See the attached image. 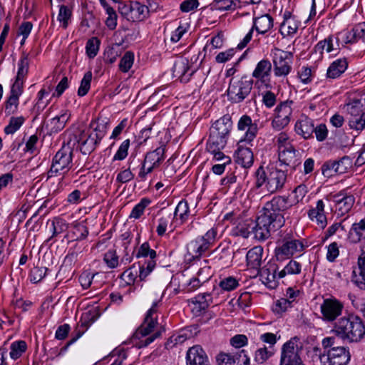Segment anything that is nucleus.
<instances>
[{
	"instance_id": "1",
	"label": "nucleus",
	"mask_w": 365,
	"mask_h": 365,
	"mask_svg": "<svg viewBox=\"0 0 365 365\" xmlns=\"http://www.w3.org/2000/svg\"><path fill=\"white\" fill-rule=\"evenodd\" d=\"M290 206L288 198L282 196L274 197L267 202L254 222V238L264 241L269 237L271 232L281 228L285 222V211Z\"/></svg>"
},
{
	"instance_id": "2",
	"label": "nucleus",
	"mask_w": 365,
	"mask_h": 365,
	"mask_svg": "<svg viewBox=\"0 0 365 365\" xmlns=\"http://www.w3.org/2000/svg\"><path fill=\"white\" fill-rule=\"evenodd\" d=\"M331 331L344 341L358 342L365 335V325L359 317L349 314L339 318L334 323Z\"/></svg>"
},
{
	"instance_id": "3",
	"label": "nucleus",
	"mask_w": 365,
	"mask_h": 365,
	"mask_svg": "<svg viewBox=\"0 0 365 365\" xmlns=\"http://www.w3.org/2000/svg\"><path fill=\"white\" fill-rule=\"evenodd\" d=\"M160 301L154 302L150 309L148 311L144 323L135 331L130 339V343L139 349L145 347L151 344L155 339L161 335V331H157L153 334L146 337L154 331L158 324L157 317H153L157 312V307Z\"/></svg>"
},
{
	"instance_id": "4",
	"label": "nucleus",
	"mask_w": 365,
	"mask_h": 365,
	"mask_svg": "<svg viewBox=\"0 0 365 365\" xmlns=\"http://www.w3.org/2000/svg\"><path fill=\"white\" fill-rule=\"evenodd\" d=\"M324 352L319 355L321 365H347L350 360L349 350L342 346H337L334 336H328L322 341Z\"/></svg>"
},
{
	"instance_id": "5",
	"label": "nucleus",
	"mask_w": 365,
	"mask_h": 365,
	"mask_svg": "<svg viewBox=\"0 0 365 365\" xmlns=\"http://www.w3.org/2000/svg\"><path fill=\"white\" fill-rule=\"evenodd\" d=\"M256 186L260 187L265 184L267 190L270 193L280 191L284 186L287 181V173L285 171L279 170L274 167H267L264 169L259 167L256 172Z\"/></svg>"
},
{
	"instance_id": "6",
	"label": "nucleus",
	"mask_w": 365,
	"mask_h": 365,
	"mask_svg": "<svg viewBox=\"0 0 365 365\" xmlns=\"http://www.w3.org/2000/svg\"><path fill=\"white\" fill-rule=\"evenodd\" d=\"M231 118L224 115L216 120L210 129V136L207 148L212 149L213 146L224 148L232 129Z\"/></svg>"
},
{
	"instance_id": "7",
	"label": "nucleus",
	"mask_w": 365,
	"mask_h": 365,
	"mask_svg": "<svg viewBox=\"0 0 365 365\" xmlns=\"http://www.w3.org/2000/svg\"><path fill=\"white\" fill-rule=\"evenodd\" d=\"M73 166V150L69 146H63L54 155L48 178L57 175H64Z\"/></svg>"
},
{
	"instance_id": "8",
	"label": "nucleus",
	"mask_w": 365,
	"mask_h": 365,
	"mask_svg": "<svg viewBox=\"0 0 365 365\" xmlns=\"http://www.w3.org/2000/svg\"><path fill=\"white\" fill-rule=\"evenodd\" d=\"M302 348L299 337H292L282 346L279 365H303L300 356Z\"/></svg>"
},
{
	"instance_id": "9",
	"label": "nucleus",
	"mask_w": 365,
	"mask_h": 365,
	"mask_svg": "<svg viewBox=\"0 0 365 365\" xmlns=\"http://www.w3.org/2000/svg\"><path fill=\"white\" fill-rule=\"evenodd\" d=\"M253 81L243 76L240 78H231L227 89V96L230 101L235 103L242 102L248 97L252 90Z\"/></svg>"
},
{
	"instance_id": "10",
	"label": "nucleus",
	"mask_w": 365,
	"mask_h": 365,
	"mask_svg": "<svg viewBox=\"0 0 365 365\" xmlns=\"http://www.w3.org/2000/svg\"><path fill=\"white\" fill-rule=\"evenodd\" d=\"M217 234L216 229L212 228L205 235L190 241L187 246L188 255L193 259H199L214 244Z\"/></svg>"
},
{
	"instance_id": "11",
	"label": "nucleus",
	"mask_w": 365,
	"mask_h": 365,
	"mask_svg": "<svg viewBox=\"0 0 365 365\" xmlns=\"http://www.w3.org/2000/svg\"><path fill=\"white\" fill-rule=\"evenodd\" d=\"M106 125H103L101 128L98 125L94 133L90 134L82 131L78 140L80 144L81 151L84 155L90 154L93 152L96 145L101 142L106 134Z\"/></svg>"
},
{
	"instance_id": "12",
	"label": "nucleus",
	"mask_w": 365,
	"mask_h": 365,
	"mask_svg": "<svg viewBox=\"0 0 365 365\" xmlns=\"http://www.w3.org/2000/svg\"><path fill=\"white\" fill-rule=\"evenodd\" d=\"M344 304L334 297L324 299L320 305L322 319L327 322L335 321L342 314Z\"/></svg>"
},
{
	"instance_id": "13",
	"label": "nucleus",
	"mask_w": 365,
	"mask_h": 365,
	"mask_svg": "<svg viewBox=\"0 0 365 365\" xmlns=\"http://www.w3.org/2000/svg\"><path fill=\"white\" fill-rule=\"evenodd\" d=\"M273 26V19L269 14L262 15L255 18L253 26L246 34L242 41L237 45L239 49L244 48L252 38L253 30L255 29L259 34H264L270 30Z\"/></svg>"
},
{
	"instance_id": "14",
	"label": "nucleus",
	"mask_w": 365,
	"mask_h": 365,
	"mask_svg": "<svg viewBox=\"0 0 365 365\" xmlns=\"http://www.w3.org/2000/svg\"><path fill=\"white\" fill-rule=\"evenodd\" d=\"M304 245L299 240L288 236L283 239L282 245L275 250V255L278 260L289 258L297 252L302 251Z\"/></svg>"
},
{
	"instance_id": "15",
	"label": "nucleus",
	"mask_w": 365,
	"mask_h": 365,
	"mask_svg": "<svg viewBox=\"0 0 365 365\" xmlns=\"http://www.w3.org/2000/svg\"><path fill=\"white\" fill-rule=\"evenodd\" d=\"M136 257H150L142 267H140L139 277L141 280H143L153 270L156 265L155 260L156 252L150 248L148 242H144L139 247Z\"/></svg>"
},
{
	"instance_id": "16",
	"label": "nucleus",
	"mask_w": 365,
	"mask_h": 365,
	"mask_svg": "<svg viewBox=\"0 0 365 365\" xmlns=\"http://www.w3.org/2000/svg\"><path fill=\"white\" fill-rule=\"evenodd\" d=\"M292 53L277 48L273 51L274 71L277 76H287L291 71L290 61Z\"/></svg>"
},
{
	"instance_id": "17",
	"label": "nucleus",
	"mask_w": 365,
	"mask_h": 365,
	"mask_svg": "<svg viewBox=\"0 0 365 365\" xmlns=\"http://www.w3.org/2000/svg\"><path fill=\"white\" fill-rule=\"evenodd\" d=\"M291 103L292 102L285 101L281 103L275 108L274 116L272 121V126L274 130H281L289 123L292 112Z\"/></svg>"
},
{
	"instance_id": "18",
	"label": "nucleus",
	"mask_w": 365,
	"mask_h": 365,
	"mask_svg": "<svg viewBox=\"0 0 365 365\" xmlns=\"http://www.w3.org/2000/svg\"><path fill=\"white\" fill-rule=\"evenodd\" d=\"M187 365H210L208 358L203 349L199 346H193L187 351Z\"/></svg>"
},
{
	"instance_id": "19",
	"label": "nucleus",
	"mask_w": 365,
	"mask_h": 365,
	"mask_svg": "<svg viewBox=\"0 0 365 365\" xmlns=\"http://www.w3.org/2000/svg\"><path fill=\"white\" fill-rule=\"evenodd\" d=\"M237 128L240 130H247L244 140L249 143L255 138L259 129L257 123H253L252 118L247 115H244L240 118Z\"/></svg>"
},
{
	"instance_id": "20",
	"label": "nucleus",
	"mask_w": 365,
	"mask_h": 365,
	"mask_svg": "<svg viewBox=\"0 0 365 365\" xmlns=\"http://www.w3.org/2000/svg\"><path fill=\"white\" fill-rule=\"evenodd\" d=\"M351 281L360 289H365V252L358 258V267L352 272Z\"/></svg>"
},
{
	"instance_id": "21",
	"label": "nucleus",
	"mask_w": 365,
	"mask_h": 365,
	"mask_svg": "<svg viewBox=\"0 0 365 365\" xmlns=\"http://www.w3.org/2000/svg\"><path fill=\"white\" fill-rule=\"evenodd\" d=\"M297 153L293 145L282 146L279 150V160L286 165L295 167L300 163L297 158Z\"/></svg>"
},
{
	"instance_id": "22",
	"label": "nucleus",
	"mask_w": 365,
	"mask_h": 365,
	"mask_svg": "<svg viewBox=\"0 0 365 365\" xmlns=\"http://www.w3.org/2000/svg\"><path fill=\"white\" fill-rule=\"evenodd\" d=\"M236 162L243 168L251 167L254 162L252 151L248 148L240 145L236 151Z\"/></svg>"
},
{
	"instance_id": "23",
	"label": "nucleus",
	"mask_w": 365,
	"mask_h": 365,
	"mask_svg": "<svg viewBox=\"0 0 365 365\" xmlns=\"http://www.w3.org/2000/svg\"><path fill=\"white\" fill-rule=\"evenodd\" d=\"M263 249L261 246H255L250 250L247 253V265L255 269H259L262 264V257Z\"/></svg>"
},
{
	"instance_id": "24",
	"label": "nucleus",
	"mask_w": 365,
	"mask_h": 365,
	"mask_svg": "<svg viewBox=\"0 0 365 365\" xmlns=\"http://www.w3.org/2000/svg\"><path fill=\"white\" fill-rule=\"evenodd\" d=\"M212 270L210 267H204L197 272V277L190 279L188 287L189 290L192 291L198 288L202 284L207 282L212 277Z\"/></svg>"
},
{
	"instance_id": "25",
	"label": "nucleus",
	"mask_w": 365,
	"mask_h": 365,
	"mask_svg": "<svg viewBox=\"0 0 365 365\" xmlns=\"http://www.w3.org/2000/svg\"><path fill=\"white\" fill-rule=\"evenodd\" d=\"M324 205L322 200L317 202V207L309 211V216L312 220L316 219V222L321 229H324L327 225V217L324 212Z\"/></svg>"
},
{
	"instance_id": "26",
	"label": "nucleus",
	"mask_w": 365,
	"mask_h": 365,
	"mask_svg": "<svg viewBox=\"0 0 365 365\" xmlns=\"http://www.w3.org/2000/svg\"><path fill=\"white\" fill-rule=\"evenodd\" d=\"M297 133L307 139L312 137L314 125L312 119L305 118L298 121L295 125Z\"/></svg>"
},
{
	"instance_id": "27",
	"label": "nucleus",
	"mask_w": 365,
	"mask_h": 365,
	"mask_svg": "<svg viewBox=\"0 0 365 365\" xmlns=\"http://www.w3.org/2000/svg\"><path fill=\"white\" fill-rule=\"evenodd\" d=\"M348 63L346 58L334 61L328 68L327 76L330 78L339 77L347 68Z\"/></svg>"
},
{
	"instance_id": "28",
	"label": "nucleus",
	"mask_w": 365,
	"mask_h": 365,
	"mask_svg": "<svg viewBox=\"0 0 365 365\" xmlns=\"http://www.w3.org/2000/svg\"><path fill=\"white\" fill-rule=\"evenodd\" d=\"M149 15L148 6L138 1L133 2L131 16L128 17L130 21H141L145 20Z\"/></svg>"
},
{
	"instance_id": "29",
	"label": "nucleus",
	"mask_w": 365,
	"mask_h": 365,
	"mask_svg": "<svg viewBox=\"0 0 365 365\" xmlns=\"http://www.w3.org/2000/svg\"><path fill=\"white\" fill-rule=\"evenodd\" d=\"M190 70L187 61L181 60L175 62L173 68V74L175 76H178L180 78V81L187 82L190 76L193 73L192 71L190 73L187 75V71Z\"/></svg>"
},
{
	"instance_id": "30",
	"label": "nucleus",
	"mask_w": 365,
	"mask_h": 365,
	"mask_svg": "<svg viewBox=\"0 0 365 365\" xmlns=\"http://www.w3.org/2000/svg\"><path fill=\"white\" fill-rule=\"evenodd\" d=\"M272 70V64L269 61L263 59L257 64L252 73V76L262 81H265V78L268 77Z\"/></svg>"
},
{
	"instance_id": "31",
	"label": "nucleus",
	"mask_w": 365,
	"mask_h": 365,
	"mask_svg": "<svg viewBox=\"0 0 365 365\" xmlns=\"http://www.w3.org/2000/svg\"><path fill=\"white\" fill-rule=\"evenodd\" d=\"M334 198L341 215L348 212L354 203V197L352 195L338 194L334 195Z\"/></svg>"
},
{
	"instance_id": "32",
	"label": "nucleus",
	"mask_w": 365,
	"mask_h": 365,
	"mask_svg": "<svg viewBox=\"0 0 365 365\" xmlns=\"http://www.w3.org/2000/svg\"><path fill=\"white\" fill-rule=\"evenodd\" d=\"M276 271V268L274 267L272 269L270 268L263 267L258 272L262 282L269 288H274L277 286Z\"/></svg>"
},
{
	"instance_id": "33",
	"label": "nucleus",
	"mask_w": 365,
	"mask_h": 365,
	"mask_svg": "<svg viewBox=\"0 0 365 365\" xmlns=\"http://www.w3.org/2000/svg\"><path fill=\"white\" fill-rule=\"evenodd\" d=\"M349 237L354 242H357L361 238H365V218L352 225Z\"/></svg>"
},
{
	"instance_id": "34",
	"label": "nucleus",
	"mask_w": 365,
	"mask_h": 365,
	"mask_svg": "<svg viewBox=\"0 0 365 365\" xmlns=\"http://www.w3.org/2000/svg\"><path fill=\"white\" fill-rule=\"evenodd\" d=\"M69 116V115L65 113L61 114L60 116L53 118L47 125L50 127L51 132L58 133L61 130L65 127Z\"/></svg>"
},
{
	"instance_id": "35",
	"label": "nucleus",
	"mask_w": 365,
	"mask_h": 365,
	"mask_svg": "<svg viewBox=\"0 0 365 365\" xmlns=\"http://www.w3.org/2000/svg\"><path fill=\"white\" fill-rule=\"evenodd\" d=\"M254 222L251 220H247L242 222H240L235 227V234L247 238L250 235H253Z\"/></svg>"
},
{
	"instance_id": "36",
	"label": "nucleus",
	"mask_w": 365,
	"mask_h": 365,
	"mask_svg": "<svg viewBox=\"0 0 365 365\" xmlns=\"http://www.w3.org/2000/svg\"><path fill=\"white\" fill-rule=\"evenodd\" d=\"M364 103L361 99H354L345 106L346 110L349 117H357L359 115H364Z\"/></svg>"
},
{
	"instance_id": "37",
	"label": "nucleus",
	"mask_w": 365,
	"mask_h": 365,
	"mask_svg": "<svg viewBox=\"0 0 365 365\" xmlns=\"http://www.w3.org/2000/svg\"><path fill=\"white\" fill-rule=\"evenodd\" d=\"M302 266L301 264L295 261L290 260L289 263L278 272L277 277L283 278L287 274H297L301 272Z\"/></svg>"
},
{
	"instance_id": "38",
	"label": "nucleus",
	"mask_w": 365,
	"mask_h": 365,
	"mask_svg": "<svg viewBox=\"0 0 365 365\" xmlns=\"http://www.w3.org/2000/svg\"><path fill=\"white\" fill-rule=\"evenodd\" d=\"M274 354V349L272 347L264 346L255 351V360L259 364H263L271 358Z\"/></svg>"
},
{
	"instance_id": "39",
	"label": "nucleus",
	"mask_w": 365,
	"mask_h": 365,
	"mask_svg": "<svg viewBox=\"0 0 365 365\" xmlns=\"http://www.w3.org/2000/svg\"><path fill=\"white\" fill-rule=\"evenodd\" d=\"M351 37L347 36L345 43H353L358 39H361L365 43V22H362L356 25L350 33Z\"/></svg>"
},
{
	"instance_id": "40",
	"label": "nucleus",
	"mask_w": 365,
	"mask_h": 365,
	"mask_svg": "<svg viewBox=\"0 0 365 365\" xmlns=\"http://www.w3.org/2000/svg\"><path fill=\"white\" fill-rule=\"evenodd\" d=\"M26 348L27 346L24 341H17L13 342L10 347V357L14 360H16L23 354V353L26 351Z\"/></svg>"
},
{
	"instance_id": "41",
	"label": "nucleus",
	"mask_w": 365,
	"mask_h": 365,
	"mask_svg": "<svg viewBox=\"0 0 365 365\" xmlns=\"http://www.w3.org/2000/svg\"><path fill=\"white\" fill-rule=\"evenodd\" d=\"M52 235L51 238L58 236L59 234L66 232L68 228V224L63 219L56 217L51 222Z\"/></svg>"
},
{
	"instance_id": "42",
	"label": "nucleus",
	"mask_w": 365,
	"mask_h": 365,
	"mask_svg": "<svg viewBox=\"0 0 365 365\" xmlns=\"http://www.w3.org/2000/svg\"><path fill=\"white\" fill-rule=\"evenodd\" d=\"M164 153L165 147L160 146L155 150L148 153L145 158L158 167L163 160Z\"/></svg>"
},
{
	"instance_id": "43",
	"label": "nucleus",
	"mask_w": 365,
	"mask_h": 365,
	"mask_svg": "<svg viewBox=\"0 0 365 365\" xmlns=\"http://www.w3.org/2000/svg\"><path fill=\"white\" fill-rule=\"evenodd\" d=\"M336 174H344L352 168V159L347 155L343 156L338 160H335Z\"/></svg>"
},
{
	"instance_id": "44",
	"label": "nucleus",
	"mask_w": 365,
	"mask_h": 365,
	"mask_svg": "<svg viewBox=\"0 0 365 365\" xmlns=\"http://www.w3.org/2000/svg\"><path fill=\"white\" fill-rule=\"evenodd\" d=\"M25 121L23 116L11 117L9 120V125L4 128V132L7 135L14 134L16 132Z\"/></svg>"
},
{
	"instance_id": "45",
	"label": "nucleus",
	"mask_w": 365,
	"mask_h": 365,
	"mask_svg": "<svg viewBox=\"0 0 365 365\" xmlns=\"http://www.w3.org/2000/svg\"><path fill=\"white\" fill-rule=\"evenodd\" d=\"M194 302L199 311L205 310L212 302V297L208 293L199 294L195 297Z\"/></svg>"
},
{
	"instance_id": "46",
	"label": "nucleus",
	"mask_w": 365,
	"mask_h": 365,
	"mask_svg": "<svg viewBox=\"0 0 365 365\" xmlns=\"http://www.w3.org/2000/svg\"><path fill=\"white\" fill-rule=\"evenodd\" d=\"M220 252V256L218 258V264L221 267H228L232 262V253L229 249L220 250L219 247L216 248L213 253Z\"/></svg>"
},
{
	"instance_id": "47",
	"label": "nucleus",
	"mask_w": 365,
	"mask_h": 365,
	"mask_svg": "<svg viewBox=\"0 0 365 365\" xmlns=\"http://www.w3.org/2000/svg\"><path fill=\"white\" fill-rule=\"evenodd\" d=\"M18 66L19 68L16 78L23 80L29 71V61L28 54H22Z\"/></svg>"
},
{
	"instance_id": "48",
	"label": "nucleus",
	"mask_w": 365,
	"mask_h": 365,
	"mask_svg": "<svg viewBox=\"0 0 365 365\" xmlns=\"http://www.w3.org/2000/svg\"><path fill=\"white\" fill-rule=\"evenodd\" d=\"M222 148H223L217 146H213L212 149H210V148H206L207 150L213 155V158L215 160L218 161L219 163H224V164H230L231 163V158L229 156L225 155L221 151Z\"/></svg>"
},
{
	"instance_id": "49",
	"label": "nucleus",
	"mask_w": 365,
	"mask_h": 365,
	"mask_svg": "<svg viewBox=\"0 0 365 365\" xmlns=\"http://www.w3.org/2000/svg\"><path fill=\"white\" fill-rule=\"evenodd\" d=\"M280 29L282 34H294L298 29V24L292 18L285 19L281 24Z\"/></svg>"
},
{
	"instance_id": "50",
	"label": "nucleus",
	"mask_w": 365,
	"mask_h": 365,
	"mask_svg": "<svg viewBox=\"0 0 365 365\" xmlns=\"http://www.w3.org/2000/svg\"><path fill=\"white\" fill-rule=\"evenodd\" d=\"M150 200L148 198H143L132 210L129 217L138 219L144 212L145 207L150 204Z\"/></svg>"
},
{
	"instance_id": "51",
	"label": "nucleus",
	"mask_w": 365,
	"mask_h": 365,
	"mask_svg": "<svg viewBox=\"0 0 365 365\" xmlns=\"http://www.w3.org/2000/svg\"><path fill=\"white\" fill-rule=\"evenodd\" d=\"M91 80L92 73L91 71L86 72L81 81V85L78 90V95L79 96H84L87 94L90 89Z\"/></svg>"
},
{
	"instance_id": "52",
	"label": "nucleus",
	"mask_w": 365,
	"mask_h": 365,
	"mask_svg": "<svg viewBox=\"0 0 365 365\" xmlns=\"http://www.w3.org/2000/svg\"><path fill=\"white\" fill-rule=\"evenodd\" d=\"M189 212L188 203L185 200H181L178 204L174 215L175 217H179L182 222L185 221Z\"/></svg>"
},
{
	"instance_id": "53",
	"label": "nucleus",
	"mask_w": 365,
	"mask_h": 365,
	"mask_svg": "<svg viewBox=\"0 0 365 365\" xmlns=\"http://www.w3.org/2000/svg\"><path fill=\"white\" fill-rule=\"evenodd\" d=\"M134 60V55L130 51H127L120 59L119 68L123 72H128L131 68Z\"/></svg>"
},
{
	"instance_id": "54",
	"label": "nucleus",
	"mask_w": 365,
	"mask_h": 365,
	"mask_svg": "<svg viewBox=\"0 0 365 365\" xmlns=\"http://www.w3.org/2000/svg\"><path fill=\"white\" fill-rule=\"evenodd\" d=\"M47 268L44 267H34L30 272V279L33 283H38L41 281L46 276Z\"/></svg>"
},
{
	"instance_id": "55",
	"label": "nucleus",
	"mask_w": 365,
	"mask_h": 365,
	"mask_svg": "<svg viewBox=\"0 0 365 365\" xmlns=\"http://www.w3.org/2000/svg\"><path fill=\"white\" fill-rule=\"evenodd\" d=\"M219 285L224 291L230 292L239 286V282L236 278L228 277L222 279Z\"/></svg>"
},
{
	"instance_id": "56",
	"label": "nucleus",
	"mask_w": 365,
	"mask_h": 365,
	"mask_svg": "<svg viewBox=\"0 0 365 365\" xmlns=\"http://www.w3.org/2000/svg\"><path fill=\"white\" fill-rule=\"evenodd\" d=\"M349 125L351 128L361 130L365 128V113L357 117L349 118Z\"/></svg>"
},
{
	"instance_id": "57",
	"label": "nucleus",
	"mask_w": 365,
	"mask_h": 365,
	"mask_svg": "<svg viewBox=\"0 0 365 365\" xmlns=\"http://www.w3.org/2000/svg\"><path fill=\"white\" fill-rule=\"evenodd\" d=\"M215 6L219 10H235L240 7V5L232 0H215Z\"/></svg>"
},
{
	"instance_id": "58",
	"label": "nucleus",
	"mask_w": 365,
	"mask_h": 365,
	"mask_svg": "<svg viewBox=\"0 0 365 365\" xmlns=\"http://www.w3.org/2000/svg\"><path fill=\"white\" fill-rule=\"evenodd\" d=\"M100 42L97 38L89 39L86 43V53L90 58H94L98 51Z\"/></svg>"
},
{
	"instance_id": "59",
	"label": "nucleus",
	"mask_w": 365,
	"mask_h": 365,
	"mask_svg": "<svg viewBox=\"0 0 365 365\" xmlns=\"http://www.w3.org/2000/svg\"><path fill=\"white\" fill-rule=\"evenodd\" d=\"M104 262L106 263L108 267L110 268H115L118 264V257L116 255V252L114 250H108L103 257Z\"/></svg>"
},
{
	"instance_id": "60",
	"label": "nucleus",
	"mask_w": 365,
	"mask_h": 365,
	"mask_svg": "<svg viewBox=\"0 0 365 365\" xmlns=\"http://www.w3.org/2000/svg\"><path fill=\"white\" fill-rule=\"evenodd\" d=\"M130 147V140H125L120 145L118 150L113 157V160H122L128 155V150Z\"/></svg>"
},
{
	"instance_id": "61",
	"label": "nucleus",
	"mask_w": 365,
	"mask_h": 365,
	"mask_svg": "<svg viewBox=\"0 0 365 365\" xmlns=\"http://www.w3.org/2000/svg\"><path fill=\"white\" fill-rule=\"evenodd\" d=\"M19 104V97L11 95L6 101L5 106V112L7 115L13 114L16 112Z\"/></svg>"
},
{
	"instance_id": "62",
	"label": "nucleus",
	"mask_w": 365,
	"mask_h": 365,
	"mask_svg": "<svg viewBox=\"0 0 365 365\" xmlns=\"http://www.w3.org/2000/svg\"><path fill=\"white\" fill-rule=\"evenodd\" d=\"M71 16V10L66 6L60 7L58 20L63 23V27L66 29L68 24V20Z\"/></svg>"
},
{
	"instance_id": "63",
	"label": "nucleus",
	"mask_w": 365,
	"mask_h": 365,
	"mask_svg": "<svg viewBox=\"0 0 365 365\" xmlns=\"http://www.w3.org/2000/svg\"><path fill=\"white\" fill-rule=\"evenodd\" d=\"M322 171L323 175L327 178L336 174L335 160H329L324 163L322 167Z\"/></svg>"
},
{
	"instance_id": "64",
	"label": "nucleus",
	"mask_w": 365,
	"mask_h": 365,
	"mask_svg": "<svg viewBox=\"0 0 365 365\" xmlns=\"http://www.w3.org/2000/svg\"><path fill=\"white\" fill-rule=\"evenodd\" d=\"M218 365H235L233 355L226 353H220L216 356Z\"/></svg>"
}]
</instances>
